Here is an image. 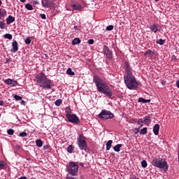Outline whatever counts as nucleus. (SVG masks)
Returning <instances> with one entry per match:
<instances>
[{"mask_svg": "<svg viewBox=\"0 0 179 179\" xmlns=\"http://www.w3.org/2000/svg\"><path fill=\"white\" fill-rule=\"evenodd\" d=\"M93 82L95 83V86H96V89L99 93H103V94H106V96L109 98L113 97V90L110 89L107 83L103 80V78H100L99 76H94Z\"/></svg>", "mask_w": 179, "mask_h": 179, "instance_id": "1", "label": "nucleus"}, {"mask_svg": "<svg viewBox=\"0 0 179 179\" xmlns=\"http://www.w3.org/2000/svg\"><path fill=\"white\" fill-rule=\"evenodd\" d=\"M124 79L127 87L130 90H135L136 89H138V82L136 81V79H135L134 74L124 75Z\"/></svg>", "mask_w": 179, "mask_h": 179, "instance_id": "2", "label": "nucleus"}, {"mask_svg": "<svg viewBox=\"0 0 179 179\" xmlns=\"http://www.w3.org/2000/svg\"><path fill=\"white\" fill-rule=\"evenodd\" d=\"M77 145L80 150H85L87 153L90 152L89 147L87 146V142H86V137L83 134H79L77 138Z\"/></svg>", "mask_w": 179, "mask_h": 179, "instance_id": "3", "label": "nucleus"}, {"mask_svg": "<svg viewBox=\"0 0 179 179\" xmlns=\"http://www.w3.org/2000/svg\"><path fill=\"white\" fill-rule=\"evenodd\" d=\"M152 164L154 166V167H157L158 169H164V171H167V170H169V164H167L166 159L155 158L152 160Z\"/></svg>", "mask_w": 179, "mask_h": 179, "instance_id": "4", "label": "nucleus"}, {"mask_svg": "<svg viewBox=\"0 0 179 179\" xmlns=\"http://www.w3.org/2000/svg\"><path fill=\"white\" fill-rule=\"evenodd\" d=\"M66 170L69 174L73 177L78 176V171H79V165H78V162H70L66 166Z\"/></svg>", "mask_w": 179, "mask_h": 179, "instance_id": "5", "label": "nucleus"}, {"mask_svg": "<svg viewBox=\"0 0 179 179\" xmlns=\"http://www.w3.org/2000/svg\"><path fill=\"white\" fill-rule=\"evenodd\" d=\"M99 117L100 120H102V121H106V120H113V118H114V113H111L110 110L103 109L99 114Z\"/></svg>", "mask_w": 179, "mask_h": 179, "instance_id": "6", "label": "nucleus"}, {"mask_svg": "<svg viewBox=\"0 0 179 179\" xmlns=\"http://www.w3.org/2000/svg\"><path fill=\"white\" fill-rule=\"evenodd\" d=\"M66 118H67L69 122H72V124H78L80 122L79 117H78L75 114H66Z\"/></svg>", "mask_w": 179, "mask_h": 179, "instance_id": "7", "label": "nucleus"}, {"mask_svg": "<svg viewBox=\"0 0 179 179\" xmlns=\"http://www.w3.org/2000/svg\"><path fill=\"white\" fill-rule=\"evenodd\" d=\"M40 86L41 87H43V89H47L48 90H50V89H52L54 84H52L51 80L46 78L45 80H44L42 85H41Z\"/></svg>", "mask_w": 179, "mask_h": 179, "instance_id": "8", "label": "nucleus"}, {"mask_svg": "<svg viewBox=\"0 0 179 179\" xmlns=\"http://www.w3.org/2000/svg\"><path fill=\"white\" fill-rule=\"evenodd\" d=\"M46 78L47 76L44 73H39L36 78V83H38L39 86H41Z\"/></svg>", "mask_w": 179, "mask_h": 179, "instance_id": "9", "label": "nucleus"}, {"mask_svg": "<svg viewBox=\"0 0 179 179\" xmlns=\"http://www.w3.org/2000/svg\"><path fill=\"white\" fill-rule=\"evenodd\" d=\"M103 51L104 52V55H106V58H108L109 59H111L113 58V52L110 50V48L108 46L104 45Z\"/></svg>", "mask_w": 179, "mask_h": 179, "instance_id": "10", "label": "nucleus"}, {"mask_svg": "<svg viewBox=\"0 0 179 179\" xmlns=\"http://www.w3.org/2000/svg\"><path fill=\"white\" fill-rule=\"evenodd\" d=\"M41 3L43 8H51L54 6V0H42Z\"/></svg>", "mask_w": 179, "mask_h": 179, "instance_id": "11", "label": "nucleus"}, {"mask_svg": "<svg viewBox=\"0 0 179 179\" xmlns=\"http://www.w3.org/2000/svg\"><path fill=\"white\" fill-rule=\"evenodd\" d=\"M124 71L125 75H133L132 73V67L129 65V62H124Z\"/></svg>", "mask_w": 179, "mask_h": 179, "instance_id": "12", "label": "nucleus"}, {"mask_svg": "<svg viewBox=\"0 0 179 179\" xmlns=\"http://www.w3.org/2000/svg\"><path fill=\"white\" fill-rule=\"evenodd\" d=\"M13 48L10 50L11 52H17L19 50V45L17 41H13L12 43Z\"/></svg>", "mask_w": 179, "mask_h": 179, "instance_id": "13", "label": "nucleus"}, {"mask_svg": "<svg viewBox=\"0 0 179 179\" xmlns=\"http://www.w3.org/2000/svg\"><path fill=\"white\" fill-rule=\"evenodd\" d=\"M159 25L156 24L150 25V29L151 31H153L154 33H157V31H159Z\"/></svg>", "mask_w": 179, "mask_h": 179, "instance_id": "14", "label": "nucleus"}, {"mask_svg": "<svg viewBox=\"0 0 179 179\" xmlns=\"http://www.w3.org/2000/svg\"><path fill=\"white\" fill-rule=\"evenodd\" d=\"M71 8H73V10H82L83 8L79 3H76L74 4H72Z\"/></svg>", "mask_w": 179, "mask_h": 179, "instance_id": "15", "label": "nucleus"}, {"mask_svg": "<svg viewBox=\"0 0 179 179\" xmlns=\"http://www.w3.org/2000/svg\"><path fill=\"white\" fill-rule=\"evenodd\" d=\"M143 124H145V125H149V124H150V122H152V120H150V116L149 115L145 116L143 119Z\"/></svg>", "mask_w": 179, "mask_h": 179, "instance_id": "16", "label": "nucleus"}, {"mask_svg": "<svg viewBox=\"0 0 179 179\" xmlns=\"http://www.w3.org/2000/svg\"><path fill=\"white\" fill-rule=\"evenodd\" d=\"M160 130V125L159 124H155L153 127V132L155 135H159V131Z\"/></svg>", "mask_w": 179, "mask_h": 179, "instance_id": "17", "label": "nucleus"}, {"mask_svg": "<svg viewBox=\"0 0 179 179\" xmlns=\"http://www.w3.org/2000/svg\"><path fill=\"white\" fill-rule=\"evenodd\" d=\"M15 17H13L12 15H9L6 18V23H7V24H10V23H13V22H15Z\"/></svg>", "mask_w": 179, "mask_h": 179, "instance_id": "18", "label": "nucleus"}, {"mask_svg": "<svg viewBox=\"0 0 179 179\" xmlns=\"http://www.w3.org/2000/svg\"><path fill=\"white\" fill-rule=\"evenodd\" d=\"M4 83H6V85H8V86H11L12 87H15V85H13V80L10 78L5 80Z\"/></svg>", "mask_w": 179, "mask_h": 179, "instance_id": "19", "label": "nucleus"}, {"mask_svg": "<svg viewBox=\"0 0 179 179\" xmlns=\"http://www.w3.org/2000/svg\"><path fill=\"white\" fill-rule=\"evenodd\" d=\"M80 43H81L80 38H74V39L73 40V41H72V45H78V44H80Z\"/></svg>", "mask_w": 179, "mask_h": 179, "instance_id": "20", "label": "nucleus"}, {"mask_svg": "<svg viewBox=\"0 0 179 179\" xmlns=\"http://www.w3.org/2000/svg\"><path fill=\"white\" fill-rule=\"evenodd\" d=\"M155 52L150 50H148L145 53L144 55L145 57H146V55H149V57H150L152 58V57H153Z\"/></svg>", "mask_w": 179, "mask_h": 179, "instance_id": "21", "label": "nucleus"}, {"mask_svg": "<svg viewBox=\"0 0 179 179\" xmlns=\"http://www.w3.org/2000/svg\"><path fill=\"white\" fill-rule=\"evenodd\" d=\"M6 167V162H5L3 160L0 161V170H5V168Z\"/></svg>", "mask_w": 179, "mask_h": 179, "instance_id": "22", "label": "nucleus"}, {"mask_svg": "<svg viewBox=\"0 0 179 179\" xmlns=\"http://www.w3.org/2000/svg\"><path fill=\"white\" fill-rule=\"evenodd\" d=\"M121 148H122V144H117L115 147H113V150L115 152H120Z\"/></svg>", "mask_w": 179, "mask_h": 179, "instance_id": "23", "label": "nucleus"}, {"mask_svg": "<svg viewBox=\"0 0 179 179\" xmlns=\"http://www.w3.org/2000/svg\"><path fill=\"white\" fill-rule=\"evenodd\" d=\"M67 75H69L70 76H75V72L72 71V69L69 68L66 71Z\"/></svg>", "mask_w": 179, "mask_h": 179, "instance_id": "24", "label": "nucleus"}, {"mask_svg": "<svg viewBox=\"0 0 179 179\" xmlns=\"http://www.w3.org/2000/svg\"><path fill=\"white\" fill-rule=\"evenodd\" d=\"M6 16V11L5 10L0 9V19Z\"/></svg>", "mask_w": 179, "mask_h": 179, "instance_id": "25", "label": "nucleus"}, {"mask_svg": "<svg viewBox=\"0 0 179 179\" xmlns=\"http://www.w3.org/2000/svg\"><path fill=\"white\" fill-rule=\"evenodd\" d=\"M111 145H113V141L109 140L106 143V150L111 149Z\"/></svg>", "mask_w": 179, "mask_h": 179, "instance_id": "26", "label": "nucleus"}, {"mask_svg": "<svg viewBox=\"0 0 179 179\" xmlns=\"http://www.w3.org/2000/svg\"><path fill=\"white\" fill-rule=\"evenodd\" d=\"M73 150H75V147L72 145H69L67 148V152L68 153H72L73 152Z\"/></svg>", "mask_w": 179, "mask_h": 179, "instance_id": "27", "label": "nucleus"}, {"mask_svg": "<svg viewBox=\"0 0 179 179\" xmlns=\"http://www.w3.org/2000/svg\"><path fill=\"white\" fill-rule=\"evenodd\" d=\"M147 134H148V128L147 127H144L140 131L141 135H146Z\"/></svg>", "mask_w": 179, "mask_h": 179, "instance_id": "28", "label": "nucleus"}, {"mask_svg": "<svg viewBox=\"0 0 179 179\" xmlns=\"http://www.w3.org/2000/svg\"><path fill=\"white\" fill-rule=\"evenodd\" d=\"M36 143L38 148H41L43 146V141H41V139L36 140Z\"/></svg>", "mask_w": 179, "mask_h": 179, "instance_id": "29", "label": "nucleus"}, {"mask_svg": "<svg viewBox=\"0 0 179 179\" xmlns=\"http://www.w3.org/2000/svg\"><path fill=\"white\" fill-rule=\"evenodd\" d=\"M55 104L57 107H59V106H61L62 104V99H57V100H56L55 102Z\"/></svg>", "mask_w": 179, "mask_h": 179, "instance_id": "30", "label": "nucleus"}, {"mask_svg": "<svg viewBox=\"0 0 179 179\" xmlns=\"http://www.w3.org/2000/svg\"><path fill=\"white\" fill-rule=\"evenodd\" d=\"M25 8L27 9V10H33V6H31L30 3H27L25 5Z\"/></svg>", "mask_w": 179, "mask_h": 179, "instance_id": "31", "label": "nucleus"}, {"mask_svg": "<svg viewBox=\"0 0 179 179\" xmlns=\"http://www.w3.org/2000/svg\"><path fill=\"white\" fill-rule=\"evenodd\" d=\"M4 38H8V40H12L13 36L10 34H6L3 35Z\"/></svg>", "mask_w": 179, "mask_h": 179, "instance_id": "32", "label": "nucleus"}, {"mask_svg": "<svg viewBox=\"0 0 179 179\" xmlns=\"http://www.w3.org/2000/svg\"><path fill=\"white\" fill-rule=\"evenodd\" d=\"M141 166L142 167H143V169H146V167H148V162H146V160H143L141 162Z\"/></svg>", "mask_w": 179, "mask_h": 179, "instance_id": "33", "label": "nucleus"}, {"mask_svg": "<svg viewBox=\"0 0 179 179\" xmlns=\"http://www.w3.org/2000/svg\"><path fill=\"white\" fill-rule=\"evenodd\" d=\"M166 42L165 40L164 39H159L157 41V44H159L160 45H163V44H164V43Z\"/></svg>", "mask_w": 179, "mask_h": 179, "instance_id": "34", "label": "nucleus"}, {"mask_svg": "<svg viewBox=\"0 0 179 179\" xmlns=\"http://www.w3.org/2000/svg\"><path fill=\"white\" fill-rule=\"evenodd\" d=\"M7 134L8 135H13V134H15V130L9 129L8 130H7Z\"/></svg>", "mask_w": 179, "mask_h": 179, "instance_id": "35", "label": "nucleus"}, {"mask_svg": "<svg viewBox=\"0 0 179 179\" xmlns=\"http://www.w3.org/2000/svg\"><path fill=\"white\" fill-rule=\"evenodd\" d=\"M14 99L16 100V101H20V100H22V96L19 95H15Z\"/></svg>", "mask_w": 179, "mask_h": 179, "instance_id": "36", "label": "nucleus"}, {"mask_svg": "<svg viewBox=\"0 0 179 179\" xmlns=\"http://www.w3.org/2000/svg\"><path fill=\"white\" fill-rule=\"evenodd\" d=\"M114 29V26L113 25H109L106 27V30L108 31H111V30H113Z\"/></svg>", "mask_w": 179, "mask_h": 179, "instance_id": "37", "label": "nucleus"}, {"mask_svg": "<svg viewBox=\"0 0 179 179\" xmlns=\"http://www.w3.org/2000/svg\"><path fill=\"white\" fill-rule=\"evenodd\" d=\"M65 112L66 113V114H71V113H72V110L71 109V108L67 107L65 109Z\"/></svg>", "mask_w": 179, "mask_h": 179, "instance_id": "38", "label": "nucleus"}, {"mask_svg": "<svg viewBox=\"0 0 179 179\" xmlns=\"http://www.w3.org/2000/svg\"><path fill=\"white\" fill-rule=\"evenodd\" d=\"M19 136H21L22 138H24V137L27 136V133H26L24 131L21 132V133H20Z\"/></svg>", "mask_w": 179, "mask_h": 179, "instance_id": "39", "label": "nucleus"}, {"mask_svg": "<svg viewBox=\"0 0 179 179\" xmlns=\"http://www.w3.org/2000/svg\"><path fill=\"white\" fill-rule=\"evenodd\" d=\"M138 103H145L146 102V99L142 98V97H140L138 99Z\"/></svg>", "mask_w": 179, "mask_h": 179, "instance_id": "40", "label": "nucleus"}, {"mask_svg": "<svg viewBox=\"0 0 179 179\" xmlns=\"http://www.w3.org/2000/svg\"><path fill=\"white\" fill-rule=\"evenodd\" d=\"M25 44H31V40L30 39V38H27L26 39H25Z\"/></svg>", "mask_w": 179, "mask_h": 179, "instance_id": "41", "label": "nucleus"}, {"mask_svg": "<svg viewBox=\"0 0 179 179\" xmlns=\"http://www.w3.org/2000/svg\"><path fill=\"white\" fill-rule=\"evenodd\" d=\"M0 29H5V23L0 22Z\"/></svg>", "mask_w": 179, "mask_h": 179, "instance_id": "42", "label": "nucleus"}, {"mask_svg": "<svg viewBox=\"0 0 179 179\" xmlns=\"http://www.w3.org/2000/svg\"><path fill=\"white\" fill-rule=\"evenodd\" d=\"M50 149V145H45L43 146V150H47Z\"/></svg>", "mask_w": 179, "mask_h": 179, "instance_id": "43", "label": "nucleus"}, {"mask_svg": "<svg viewBox=\"0 0 179 179\" xmlns=\"http://www.w3.org/2000/svg\"><path fill=\"white\" fill-rule=\"evenodd\" d=\"M40 16H41V19H43V20L47 19L45 14H40Z\"/></svg>", "mask_w": 179, "mask_h": 179, "instance_id": "44", "label": "nucleus"}, {"mask_svg": "<svg viewBox=\"0 0 179 179\" xmlns=\"http://www.w3.org/2000/svg\"><path fill=\"white\" fill-rule=\"evenodd\" d=\"M88 44H94V40L93 39H90L88 41Z\"/></svg>", "mask_w": 179, "mask_h": 179, "instance_id": "45", "label": "nucleus"}, {"mask_svg": "<svg viewBox=\"0 0 179 179\" xmlns=\"http://www.w3.org/2000/svg\"><path fill=\"white\" fill-rule=\"evenodd\" d=\"M138 125H141V124H143V119H139L138 121Z\"/></svg>", "mask_w": 179, "mask_h": 179, "instance_id": "46", "label": "nucleus"}, {"mask_svg": "<svg viewBox=\"0 0 179 179\" xmlns=\"http://www.w3.org/2000/svg\"><path fill=\"white\" fill-rule=\"evenodd\" d=\"M13 85H14V87L15 86H19V83L16 80H13Z\"/></svg>", "mask_w": 179, "mask_h": 179, "instance_id": "47", "label": "nucleus"}, {"mask_svg": "<svg viewBox=\"0 0 179 179\" xmlns=\"http://www.w3.org/2000/svg\"><path fill=\"white\" fill-rule=\"evenodd\" d=\"M66 179H78V178H75V177H73V176H67L66 178Z\"/></svg>", "mask_w": 179, "mask_h": 179, "instance_id": "48", "label": "nucleus"}, {"mask_svg": "<svg viewBox=\"0 0 179 179\" xmlns=\"http://www.w3.org/2000/svg\"><path fill=\"white\" fill-rule=\"evenodd\" d=\"M34 3L35 5H38V1L34 0Z\"/></svg>", "mask_w": 179, "mask_h": 179, "instance_id": "49", "label": "nucleus"}, {"mask_svg": "<svg viewBox=\"0 0 179 179\" xmlns=\"http://www.w3.org/2000/svg\"><path fill=\"white\" fill-rule=\"evenodd\" d=\"M135 131H136L135 134H138V133L139 132V128H138H138H136V129H135Z\"/></svg>", "mask_w": 179, "mask_h": 179, "instance_id": "50", "label": "nucleus"}, {"mask_svg": "<svg viewBox=\"0 0 179 179\" xmlns=\"http://www.w3.org/2000/svg\"><path fill=\"white\" fill-rule=\"evenodd\" d=\"M176 86H177V87H178V89H179V80H178V81L176 82Z\"/></svg>", "mask_w": 179, "mask_h": 179, "instance_id": "51", "label": "nucleus"}, {"mask_svg": "<svg viewBox=\"0 0 179 179\" xmlns=\"http://www.w3.org/2000/svg\"><path fill=\"white\" fill-rule=\"evenodd\" d=\"M80 166H81V167H85V164H83V163H80Z\"/></svg>", "mask_w": 179, "mask_h": 179, "instance_id": "52", "label": "nucleus"}, {"mask_svg": "<svg viewBox=\"0 0 179 179\" xmlns=\"http://www.w3.org/2000/svg\"><path fill=\"white\" fill-rule=\"evenodd\" d=\"M25 103H26V101H24V100L21 101V104L24 105Z\"/></svg>", "mask_w": 179, "mask_h": 179, "instance_id": "53", "label": "nucleus"}, {"mask_svg": "<svg viewBox=\"0 0 179 179\" xmlns=\"http://www.w3.org/2000/svg\"><path fill=\"white\" fill-rule=\"evenodd\" d=\"M145 103H150V99H145Z\"/></svg>", "mask_w": 179, "mask_h": 179, "instance_id": "54", "label": "nucleus"}, {"mask_svg": "<svg viewBox=\"0 0 179 179\" xmlns=\"http://www.w3.org/2000/svg\"><path fill=\"white\" fill-rule=\"evenodd\" d=\"M0 106H3V101H0Z\"/></svg>", "mask_w": 179, "mask_h": 179, "instance_id": "55", "label": "nucleus"}, {"mask_svg": "<svg viewBox=\"0 0 179 179\" xmlns=\"http://www.w3.org/2000/svg\"><path fill=\"white\" fill-rule=\"evenodd\" d=\"M74 30H78V26H74Z\"/></svg>", "mask_w": 179, "mask_h": 179, "instance_id": "56", "label": "nucleus"}, {"mask_svg": "<svg viewBox=\"0 0 179 179\" xmlns=\"http://www.w3.org/2000/svg\"><path fill=\"white\" fill-rule=\"evenodd\" d=\"M20 2H22L23 3H24V2H26V0H20Z\"/></svg>", "mask_w": 179, "mask_h": 179, "instance_id": "57", "label": "nucleus"}, {"mask_svg": "<svg viewBox=\"0 0 179 179\" xmlns=\"http://www.w3.org/2000/svg\"><path fill=\"white\" fill-rule=\"evenodd\" d=\"M142 127H143V124H141V126H140V127H139V129H140L141 128H142Z\"/></svg>", "mask_w": 179, "mask_h": 179, "instance_id": "58", "label": "nucleus"}, {"mask_svg": "<svg viewBox=\"0 0 179 179\" xmlns=\"http://www.w3.org/2000/svg\"><path fill=\"white\" fill-rule=\"evenodd\" d=\"M1 5H2V1L1 0H0V6H1Z\"/></svg>", "mask_w": 179, "mask_h": 179, "instance_id": "59", "label": "nucleus"}, {"mask_svg": "<svg viewBox=\"0 0 179 179\" xmlns=\"http://www.w3.org/2000/svg\"><path fill=\"white\" fill-rule=\"evenodd\" d=\"M132 179H138V178H136V177L134 176L132 178Z\"/></svg>", "mask_w": 179, "mask_h": 179, "instance_id": "60", "label": "nucleus"}, {"mask_svg": "<svg viewBox=\"0 0 179 179\" xmlns=\"http://www.w3.org/2000/svg\"><path fill=\"white\" fill-rule=\"evenodd\" d=\"M178 160L179 162V154L178 155Z\"/></svg>", "mask_w": 179, "mask_h": 179, "instance_id": "61", "label": "nucleus"}, {"mask_svg": "<svg viewBox=\"0 0 179 179\" xmlns=\"http://www.w3.org/2000/svg\"><path fill=\"white\" fill-rule=\"evenodd\" d=\"M155 2H159V1H160V0H155Z\"/></svg>", "mask_w": 179, "mask_h": 179, "instance_id": "62", "label": "nucleus"}, {"mask_svg": "<svg viewBox=\"0 0 179 179\" xmlns=\"http://www.w3.org/2000/svg\"><path fill=\"white\" fill-rule=\"evenodd\" d=\"M108 179H111V178H108Z\"/></svg>", "mask_w": 179, "mask_h": 179, "instance_id": "63", "label": "nucleus"}]
</instances>
